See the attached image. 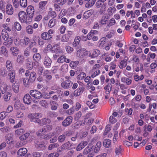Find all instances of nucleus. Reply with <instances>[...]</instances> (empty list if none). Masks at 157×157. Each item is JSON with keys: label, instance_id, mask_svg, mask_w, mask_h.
<instances>
[{"label": "nucleus", "instance_id": "f257e3e1", "mask_svg": "<svg viewBox=\"0 0 157 157\" xmlns=\"http://www.w3.org/2000/svg\"><path fill=\"white\" fill-rule=\"evenodd\" d=\"M0 10L4 14L11 16L14 13V10L12 5L10 3L6 4L2 0L0 1Z\"/></svg>", "mask_w": 157, "mask_h": 157}, {"label": "nucleus", "instance_id": "f03ea898", "mask_svg": "<svg viewBox=\"0 0 157 157\" xmlns=\"http://www.w3.org/2000/svg\"><path fill=\"white\" fill-rule=\"evenodd\" d=\"M19 19L22 23L29 24L31 21L32 19L28 17L25 12L24 11L20 12L18 13Z\"/></svg>", "mask_w": 157, "mask_h": 157}, {"label": "nucleus", "instance_id": "7ed1b4c3", "mask_svg": "<svg viewBox=\"0 0 157 157\" xmlns=\"http://www.w3.org/2000/svg\"><path fill=\"white\" fill-rule=\"evenodd\" d=\"M54 33V30L51 29L49 30L48 32H44L40 35L41 37L43 40H50L52 38L53 35Z\"/></svg>", "mask_w": 157, "mask_h": 157}, {"label": "nucleus", "instance_id": "20e7f679", "mask_svg": "<svg viewBox=\"0 0 157 157\" xmlns=\"http://www.w3.org/2000/svg\"><path fill=\"white\" fill-rule=\"evenodd\" d=\"M30 120L31 122L37 123L39 124L40 122V118L41 117L42 115L40 113L31 114L29 115Z\"/></svg>", "mask_w": 157, "mask_h": 157}, {"label": "nucleus", "instance_id": "39448f33", "mask_svg": "<svg viewBox=\"0 0 157 157\" xmlns=\"http://www.w3.org/2000/svg\"><path fill=\"white\" fill-rule=\"evenodd\" d=\"M47 3V1H41L39 3L38 12L40 14H43L45 13V6Z\"/></svg>", "mask_w": 157, "mask_h": 157}, {"label": "nucleus", "instance_id": "423d86ee", "mask_svg": "<svg viewBox=\"0 0 157 157\" xmlns=\"http://www.w3.org/2000/svg\"><path fill=\"white\" fill-rule=\"evenodd\" d=\"M25 75L27 77L29 76V79L31 83L33 82L36 77V74L35 72H31L28 70L26 71Z\"/></svg>", "mask_w": 157, "mask_h": 157}, {"label": "nucleus", "instance_id": "0eeeda50", "mask_svg": "<svg viewBox=\"0 0 157 157\" xmlns=\"http://www.w3.org/2000/svg\"><path fill=\"white\" fill-rule=\"evenodd\" d=\"M29 93L31 96L35 99H40L42 97L41 93L36 90H31Z\"/></svg>", "mask_w": 157, "mask_h": 157}, {"label": "nucleus", "instance_id": "6e6552de", "mask_svg": "<svg viewBox=\"0 0 157 157\" xmlns=\"http://www.w3.org/2000/svg\"><path fill=\"white\" fill-rule=\"evenodd\" d=\"M35 10L34 6L32 5L29 6L26 10V12L30 18L32 19L34 16Z\"/></svg>", "mask_w": 157, "mask_h": 157}, {"label": "nucleus", "instance_id": "1a4fd4ad", "mask_svg": "<svg viewBox=\"0 0 157 157\" xmlns=\"http://www.w3.org/2000/svg\"><path fill=\"white\" fill-rule=\"evenodd\" d=\"M73 83V82L71 81L66 80L61 82V86L64 89H68L71 87Z\"/></svg>", "mask_w": 157, "mask_h": 157}, {"label": "nucleus", "instance_id": "9d476101", "mask_svg": "<svg viewBox=\"0 0 157 157\" xmlns=\"http://www.w3.org/2000/svg\"><path fill=\"white\" fill-rule=\"evenodd\" d=\"M72 120L73 117L71 116H68L62 122V124L64 127H67L71 124Z\"/></svg>", "mask_w": 157, "mask_h": 157}, {"label": "nucleus", "instance_id": "9b49d317", "mask_svg": "<svg viewBox=\"0 0 157 157\" xmlns=\"http://www.w3.org/2000/svg\"><path fill=\"white\" fill-rule=\"evenodd\" d=\"M100 57L101 60H105L106 62H109L113 59L108 52L104 53L100 56Z\"/></svg>", "mask_w": 157, "mask_h": 157}, {"label": "nucleus", "instance_id": "f8f14e48", "mask_svg": "<svg viewBox=\"0 0 157 157\" xmlns=\"http://www.w3.org/2000/svg\"><path fill=\"white\" fill-rule=\"evenodd\" d=\"M85 90V88L83 86L79 87L75 90L73 93V94L75 97H78Z\"/></svg>", "mask_w": 157, "mask_h": 157}, {"label": "nucleus", "instance_id": "ddd939ff", "mask_svg": "<svg viewBox=\"0 0 157 157\" xmlns=\"http://www.w3.org/2000/svg\"><path fill=\"white\" fill-rule=\"evenodd\" d=\"M23 100L24 103L30 104L32 101V98L29 94H26L23 97Z\"/></svg>", "mask_w": 157, "mask_h": 157}, {"label": "nucleus", "instance_id": "4468645a", "mask_svg": "<svg viewBox=\"0 0 157 157\" xmlns=\"http://www.w3.org/2000/svg\"><path fill=\"white\" fill-rule=\"evenodd\" d=\"M28 152L27 149L25 148H20L17 152L18 155L21 157L25 156Z\"/></svg>", "mask_w": 157, "mask_h": 157}, {"label": "nucleus", "instance_id": "2eb2a0df", "mask_svg": "<svg viewBox=\"0 0 157 157\" xmlns=\"http://www.w3.org/2000/svg\"><path fill=\"white\" fill-rule=\"evenodd\" d=\"M52 61L50 58L48 56L45 57L44 64L46 68H49L51 66Z\"/></svg>", "mask_w": 157, "mask_h": 157}, {"label": "nucleus", "instance_id": "dca6fc26", "mask_svg": "<svg viewBox=\"0 0 157 157\" xmlns=\"http://www.w3.org/2000/svg\"><path fill=\"white\" fill-rule=\"evenodd\" d=\"M25 66L28 69L31 70L33 68V62L31 59H26Z\"/></svg>", "mask_w": 157, "mask_h": 157}, {"label": "nucleus", "instance_id": "f3484780", "mask_svg": "<svg viewBox=\"0 0 157 157\" xmlns=\"http://www.w3.org/2000/svg\"><path fill=\"white\" fill-rule=\"evenodd\" d=\"M94 12V10H90L85 12L83 15V18L84 19H86L90 17Z\"/></svg>", "mask_w": 157, "mask_h": 157}, {"label": "nucleus", "instance_id": "a211bd4d", "mask_svg": "<svg viewBox=\"0 0 157 157\" xmlns=\"http://www.w3.org/2000/svg\"><path fill=\"white\" fill-rule=\"evenodd\" d=\"M86 52V49L84 48H80L77 51L76 55L79 57H83L85 56Z\"/></svg>", "mask_w": 157, "mask_h": 157}, {"label": "nucleus", "instance_id": "6ab92c4d", "mask_svg": "<svg viewBox=\"0 0 157 157\" xmlns=\"http://www.w3.org/2000/svg\"><path fill=\"white\" fill-rule=\"evenodd\" d=\"M72 146V144H71L69 141L63 144L61 146L62 149L66 150H70L71 149V147Z\"/></svg>", "mask_w": 157, "mask_h": 157}, {"label": "nucleus", "instance_id": "aec40b11", "mask_svg": "<svg viewBox=\"0 0 157 157\" xmlns=\"http://www.w3.org/2000/svg\"><path fill=\"white\" fill-rule=\"evenodd\" d=\"M35 147L39 150H43L46 149L47 147L46 146L42 143L36 144Z\"/></svg>", "mask_w": 157, "mask_h": 157}, {"label": "nucleus", "instance_id": "412c9836", "mask_svg": "<svg viewBox=\"0 0 157 157\" xmlns=\"http://www.w3.org/2000/svg\"><path fill=\"white\" fill-rule=\"evenodd\" d=\"M10 82L13 83L15 82V72L14 70H12L9 74Z\"/></svg>", "mask_w": 157, "mask_h": 157}, {"label": "nucleus", "instance_id": "4be33fe9", "mask_svg": "<svg viewBox=\"0 0 157 157\" xmlns=\"http://www.w3.org/2000/svg\"><path fill=\"white\" fill-rule=\"evenodd\" d=\"M8 73L5 67H0V77H6Z\"/></svg>", "mask_w": 157, "mask_h": 157}, {"label": "nucleus", "instance_id": "5701e85b", "mask_svg": "<svg viewBox=\"0 0 157 157\" xmlns=\"http://www.w3.org/2000/svg\"><path fill=\"white\" fill-rule=\"evenodd\" d=\"M96 0H84L87 1L85 4V6L86 8H90L95 4Z\"/></svg>", "mask_w": 157, "mask_h": 157}, {"label": "nucleus", "instance_id": "b1692460", "mask_svg": "<svg viewBox=\"0 0 157 157\" xmlns=\"http://www.w3.org/2000/svg\"><path fill=\"white\" fill-rule=\"evenodd\" d=\"M44 133V134L50 132L51 131L52 129V126L51 125H46L44 126L43 128Z\"/></svg>", "mask_w": 157, "mask_h": 157}, {"label": "nucleus", "instance_id": "393cba45", "mask_svg": "<svg viewBox=\"0 0 157 157\" xmlns=\"http://www.w3.org/2000/svg\"><path fill=\"white\" fill-rule=\"evenodd\" d=\"M100 54V51L97 49H94L92 55L90 54L89 55L90 57L91 58L97 57Z\"/></svg>", "mask_w": 157, "mask_h": 157}, {"label": "nucleus", "instance_id": "a878e982", "mask_svg": "<svg viewBox=\"0 0 157 157\" xmlns=\"http://www.w3.org/2000/svg\"><path fill=\"white\" fill-rule=\"evenodd\" d=\"M121 81L123 82L126 83V84L128 85H130L132 83V80L131 79L125 77L121 78Z\"/></svg>", "mask_w": 157, "mask_h": 157}, {"label": "nucleus", "instance_id": "bb28decb", "mask_svg": "<svg viewBox=\"0 0 157 157\" xmlns=\"http://www.w3.org/2000/svg\"><path fill=\"white\" fill-rule=\"evenodd\" d=\"M103 145L106 148H109L111 146V141L108 139H105L103 142Z\"/></svg>", "mask_w": 157, "mask_h": 157}, {"label": "nucleus", "instance_id": "cd10ccee", "mask_svg": "<svg viewBox=\"0 0 157 157\" xmlns=\"http://www.w3.org/2000/svg\"><path fill=\"white\" fill-rule=\"evenodd\" d=\"M56 23V20L54 18L51 19L48 23V27L50 28H52L55 26Z\"/></svg>", "mask_w": 157, "mask_h": 157}, {"label": "nucleus", "instance_id": "c85d7f7f", "mask_svg": "<svg viewBox=\"0 0 157 157\" xmlns=\"http://www.w3.org/2000/svg\"><path fill=\"white\" fill-rule=\"evenodd\" d=\"M12 94L10 92H6L3 96V99L6 101H8L10 99Z\"/></svg>", "mask_w": 157, "mask_h": 157}, {"label": "nucleus", "instance_id": "c756f323", "mask_svg": "<svg viewBox=\"0 0 157 157\" xmlns=\"http://www.w3.org/2000/svg\"><path fill=\"white\" fill-rule=\"evenodd\" d=\"M51 122L50 119L45 118H44L40 120V122L39 124L41 125H43L47 124H49Z\"/></svg>", "mask_w": 157, "mask_h": 157}, {"label": "nucleus", "instance_id": "7c9ffc66", "mask_svg": "<svg viewBox=\"0 0 157 157\" xmlns=\"http://www.w3.org/2000/svg\"><path fill=\"white\" fill-rule=\"evenodd\" d=\"M10 50L12 52L13 55L16 56L19 52V50L18 48L14 47H12L10 48Z\"/></svg>", "mask_w": 157, "mask_h": 157}, {"label": "nucleus", "instance_id": "2f4dec72", "mask_svg": "<svg viewBox=\"0 0 157 157\" xmlns=\"http://www.w3.org/2000/svg\"><path fill=\"white\" fill-rule=\"evenodd\" d=\"M2 38L5 40H7L9 37L8 33L4 29L2 30Z\"/></svg>", "mask_w": 157, "mask_h": 157}, {"label": "nucleus", "instance_id": "473e14b6", "mask_svg": "<svg viewBox=\"0 0 157 157\" xmlns=\"http://www.w3.org/2000/svg\"><path fill=\"white\" fill-rule=\"evenodd\" d=\"M101 146V143L100 141L98 142L96 144L94 149V151L95 153L98 152L100 150Z\"/></svg>", "mask_w": 157, "mask_h": 157}, {"label": "nucleus", "instance_id": "72a5a7b5", "mask_svg": "<svg viewBox=\"0 0 157 157\" xmlns=\"http://www.w3.org/2000/svg\"><path fill=\"white\" fill-rule=\"evenodd\" d=\"M26 31L27 33L29 34H32L33 33V26L31 25H28L26 28Z\"/></svg>", "mask_w": 157, "mask_h": 157}, {"label": "nucleus", "instance_id": "f704fd0d", "mask_svg": "<svg viewBox=\"0 0 157 157\" xmlns=\"http://www.w3.org/2000/svg\"><path fill=\"white\" fill-rule=\"evenodd\" d=\"M80 40L81 38L79 36H78L76 37L73 43V46L75 47H76L78 45L79 43Z\"/></svg>", "mask_w": 157, "mask_h": 157}, {"label": "nucleus", "instance_id": "c9c22d12", "mask_svg": "<svg viewBox=\"0 0 157 157\" xmlns=\"http://www.w3.org/2000/svg\"><path fill=\"white\" fill-rule=\"evenodd\" d=\"M30 41V40L29 37L26 36L25 37L24 39L21 41L22 45L23 46H25L28 45Z\"/></svg>", "mask_w": 157, "mask_h": 157}, {"label": "nucleus", "instance_id": "e433bc0d", "mask_svg": "<svg viewBox=\"0 0 157 157\" xmlns=\"http://www.w3.org/2000/svg\"><path fill=\"white\" fill-rule=\"evenodd\" d=\"M6 66L9 71H11L13 69V66L11 61L7 60L6 63Z\"/></svg>", "mask_w": 157, "mask_h": 157}, {"label": "nucleus", "instance_id": "4c0bfd02", "mask_svg": "<svg viewBox=\"0 0 157 157\" xmlns=\"http://www.w3.org/2000/svg\"><path fill=\"white\" fill-rule=\"evenodd\" d=\"M105 90V93L107 94H109L111 90L112 85L111 84H108L104 88Z\"/></svg>", "mask_w": 157, "mask_h": 157}, {"label": "nucleus", "instance_id": "58836bf2", "mask_svg": "<svg viewBox=\"0 0 157 157\" xmlns=\"http://www.w3.org/2000/svg\"><path fill=\"white\" fill-rule=\"evenodd\" d=\"M41 58L40 55L39 53L35 54L33 56V59L35 62L39 61Z\"/></svg>", "mask_w": 157, "mask_h": 157}, {"label": "nucleus", "instance_id": "ea45409f", "mask_svg": "<svg viewBox=\"0 0 157 157\" xmlns=\"http://www.w3.org/2000/svg\"><path fill=\"white\" fill-rule=\"evenodd\" d=\"M19 4L21 7L25 8L27 6V0H20Z\"/></svg>", "mask_w": 157, "mask_h": 157}, {"label": "nucleus", "instance_id": "a19ab883", "mask_svg": "<svg viewBox=\"0 0 157 157\" xmlns=\"http://www.w3.org/2000/svg\"><path fill=\"white\" fill-rule=\"evenodd\" d=\"M12 89L15 92L17 93L19 90V85L18 83H14L12 86Z\"/></svg>", "mask_w": 157, "mask_h": 157}, {"label": "nucleus", "instance_id": "79ce46f5", "mask_svg": "<svg viewBox=\"0 0 157 157\" xmlns=\"http://www.w3.org/2000/svg\"><path fill=\"white\" fill-rule=\"evenodd\" d=\"M86 75V74L85 72H82L77 76V78L79 80H82L84 79Z\"/></svg>", "mask_w": 157, "mask_h": 157}, {"label": "nucleus", "instance_id": "37998d69", "mask_svg": "<svg viewBox=\"0 0 157 157\" xmlns=\"http://www.w3.org/2000/svg\"><path fill=\"white\" fill-rule=\"evenodd\" d=\"M116 9L115 7H111L108 9V12L109 15V16L112 15L113 13L115 12Z\"/></svg>", "mask_w": 157, "mask_h": 157}, {"label": "nucleus", "instance_id": "c03bdc74", "mask_svg": "<svg viewBox=\"0 0 157 157\" xmlns=\"http://www.w3.org/2000/svg\"><path fill=\"white\" fill-rule=\"evenodd\" d=\"M29 135V133H26L22 135H21L19 139L21 141H24L26 140Z\"/></svg>", "mask_w": 157, "mask_h": 157}, {"label": "nucleus", "instance_id": "a18cd8bd", "mask_svg": "<svg viewBox=\"0 0 157 157\" xmlns=\"http://www.w3.org/2000/svg\"><path fill=\"white\" fill-rule=\"evenodd\" d=\"M92 150V147H90L89 146H87L84 150L83 152V154L84 155H86L89 153Z\"/></svg>", "mask_w": 157, "mask_h": 157}, {"label": "nucleus", "instance_id": "49530a36", "mask_svg": "<svg viewBox=\"0 0 157 157\" xmlns=\"http://www.w3.org/2000/svg\"><path fill=\"white\" fill-rule=\"evenodd\" d=\"M41 152H34L32 153L31 157H42Z\"/></svg>", "mask_w": 157, "mask_h": 157}, {"label": "nucleus", "instance_id": "de8ad7c7", "mask_svg": "<svg viewBox=\"0 0 157 157\" xmlns=\"http://www.w3.org/2000/svg\"><path fill=\"white\" fill-rule=\"evenodd\" d=\"M14 26L16 30L20 31L21 29V26L20 24L18 22H15L14 23Z\"/></svg>", "mask_w": 157, "mask_h": 157}, {"label": "nucleus", "instance_id": "09e8293b", "mask_svg": "<svg viewBox=\"0 0 157 157\" xmlns=\"http://www.w3.org/2000/svg\"><path fill=\"white\" fill-rule=\"evenodd\" d=\"M79 63L78 61H71L70 63V67L73 69L75 68Z\"/></svg>", "mask_w": 157, "mask_h": 157}, {"label": "nucleus", "instance_id": "8fccbe9b", "mask_svg": "<svg viewBox=\"0 0 157 157\" xmlns=\"http://www.w3.org/2000/svg\"><path fill=\"white\" fill-rule=\"evenodd\" d=\"M54 135L53 132L49 133L48 134L45 135L43 137V139L45 140H49Z\"/></svg>", "mask_w": 157, "mask_h": 157}, {"label": "nucleus", "instance_id": "3c124183", "mask_svg": "<svg viewBox=\"0 0 157 157\" xmlns=\"http://www.w3.org/2000/svg\"><path fill=\"white\" fill-rule=\"evenodd\" d=\"M30 83L29 79L28 78H25L23 79V83L25 87L29 86Z\"/></svg>", "mask_w": 157, "mask_h": 157}, {"label": "nucleus", "instance_id": "603ef678", "mask_svg": "<svg viewBox=\"0 0 157 157\" xmlns=\"http://www.w3.org/2000/svg\"><path fill=\"white\" fill-rule=\"evenodd\" d=\"M1 52L5 56L7 57L8 56V51L6 49V48L4 46H2L1 48Z\"/></svg>", "mask_w": 157, "mask_h": 157}, {"label": "nucleus", "instance_id": "864d4df0", "mask_svg": "<svg viewBox=\"0 0 157 157\" xmlns=\"http://www.w3.org/2000/svg\"><path fill=\"white\" fill-rule=\"evenodd\" d=\"M55 93H56L58 94L59 96H62L63 93V91L61 90V89L59 87H57L55 89Z\"/></svg>", "mask_w": 157, "mask_h": 157}, {"label": "nucleus", "instance_id": "5fc2aeb1", "mask_svg": "<svg viewBox=\"0 0 157 157\" xmlns=\"http://www.w3.org/2000/svg\"><path fill=\"white\" fill-rule=\"evenodd\" d=\"M25 130L23 128H19L16 130L15 132L16 135L19 136L24 133Z\"/></svg>", "mask_w": 157, "mask_h": 157}, {"label": "nucleus", "instance_id": "6e6d98bb", "mask_svg": "<svg viewBox=\"0 0 157 157\" xmlns=\"http://www.w3.org/2000/svg\"><path fill=\"white\" fill-rule=\"evenodd\" d=\"M82 115V113L79 111L77 112L75 115L74 119L76 121H78L81 117Z\"/></svg>", "mask_w": 157, "mask_h": 157}, {"label": "nucleus", "instance_id": "4d7b16f0", "mask_svg": "<svg viewBox=\"0 0 157 157\" xmlns=\"http://www.w3.org/2000/svg\"><path fill=\"white\" fill-rule=\"evenodd\" d=\"M108 21V19L106 16H103L100 22L101 24L104 25L106 24Z\"/></svg>", "mask_w": 157, "mask_h": 157}, {"label": "nucleus", "instance_id": "13d9d810", "mask_svg": "<svg viewBox=\"0 0 157 157\" xmlns=\"http://www.w3.org/2000/svg\"><path fill=\"white\" fill-rule=\"evenodd\" d=\"M48 14L52 18H55L57 16L56 13L55 11H48Z\"/></svg>", "mask_w": 157, "mask_h": 157}, {"label": "nucleus", "instance_id": "bf43d9fd", "mask_svg": "<svg viewBox=\"0 0 157 157\" xmlns=\"http://www.w3.org/2000/svg\"><path fill=\"white\" fill-rule=\"evenodd\" d=\"M59 146L58 144L56 143L50 144L48 147V150H51Z\"/></svg>", "mask_w": 157, "mask_h": 157}, {"label": "nucleus", "instance_id": "052dcab7", "mask_svg": "<svg viewBox=\"0 0 157 157\" xmlns=\"http://www.w3.org/2000/svg\"><path fill=\"white\" fill-rule=\"evenodd\" d=\"M66 138V136L65 135L63 134L59 136L58 139V141L59 142L62 143L65 140Z\"/></svg>", "mask_w": 157, "mask_h": 157}, {"label": "nucleus", "instance_id": "680f3d73", "mask_svg": "<svg viewBox=\"0 0 157 157\" xmlns=\"http://www.w3.org/2000/svg\"><path fill=\"white\" fill-rule=\"evenodd\" d=\"M67 0H54V2L60 6L64 5L67 2Z\"/></svg>", "mask_w": 157, "mask_h": 157}, {"label": "nucleus", "instance_id": "e2e57ef3", "mask_svg": "<svg viewBox=\"0 0 157 157\" xmlns=\"http://www.w3.org/2000/svg\"><path fill=\"white\" fill-rule=\"evenodd\" d=\"M24 60V57L21 55H19L17 59V62L19 63H21Z\"/></svg>", "mask_w": 157, "mask_h": 157}, {"label": "nucleus", "instance_id": "0e129e2a", "mask_svg": "<svg viewBox=\"0 0 157 157\" xmlns=\"http://www.w3.org/2000/svg\"><path fill=\"white\" fill-rule=\"evenodd\" d=\"M75 112V109L74 107H72L66 111V113L68 115H71L73 114Z\"/></svg>", "mask_w": 157, "mask_h": 157}, {"label": "nucleus", "instance_id": "69168bd1", "mask_svg": "<svg viewBox=\"0 0 157 157\" xmlns=\"http://www.w3.org/2000/svg\"><path fill=\"white\" fill-rule=\"evenodd\" d=\"M127 65V62L124 60H123L120 63V65L119 67L120 68L122 69L126 66Z\"/></svg>", "mask_w": 157, "mask_h": 157}, {"label": "nucleus", "instance_id": "338daca9", "mask_svg": "<svg viewBox=\"0 0 157 157\" xmlns=\"http://www.w3.org/2000/svg\"><path fill=\"white\" fill-rule=\"evenodd\" d=\"M116 21L114 19L112 18L109 21V22L107 24V26H111L114 25Z\"/></svg>", "mask_w": 157, "mask_h": 157}, {"label": "nucleus", "instance_id": "774afa93", "mask_svg": "<svg viewBox=\"0 0 157 157\" xmlns=\"http://www.w3.org/2000/svg\"><path fill=\"white\" fill-rule=\"evenodd\" d=\"M13 43L12 40H8L4 43V45L7 47H9L10 45H11Z\"/></svg>", "mask_w": 157, "mask_h": 157}]
</instances>
